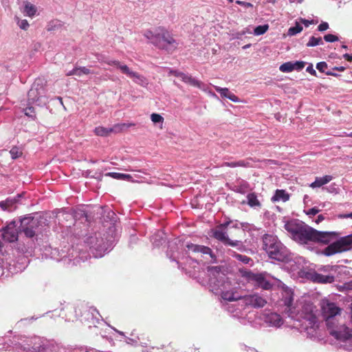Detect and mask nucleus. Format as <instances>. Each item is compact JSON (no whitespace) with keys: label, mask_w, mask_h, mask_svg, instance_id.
<instances>
[{"label":"nucleus","mask_w":352,"mask_h":352,"mask_svg":"<svg viewBox=\"0 0 352 352\" xmlns=\"http://www.w3.org/2000/svg\"><path fill=\"white\" fill-rule=\"evenodd\" d=\"M207 272L210 290L215 294H220L223 300H239L241 305L253 308H261L266 305L267 300L258 294L242 296L228 280L220 266L208 267Z\"/></svg>","instance_id":"obj_1"},{"label":"nucleus","mask_w":352,"mask_h":352,"mask_svg":"<svg viewBox=\"0 0 352 352\" xmlns=\"http://www.w3.org/2000/svg\"><path fill=\"white\" fill-rule=\"evenodd\" d=\"M293 292L291 289H285L282 300L287 307L288 316L294 320V327L300 333H305L307 337L313 338L316 335L318 328L317 318L313 313L312 304H305L300 310L292 307L294 300Z\"/></svg>","instance_id":"obj_2"},{"label":"nucleus","mask_w":352,"mask_h":352,"mask_svg":"<svg viewBox=\"0 0 352 352\" xmlns=\"http://www.w3.org/2000/svg\"><path fill=\"white\" fill-rule=\"evenodd\" d=\"M19 230L21 233H23L27 238L32 239L31 244L27 245L21 243H18L16 250L21 253L22 255L19 256L16 261H13L12 263L9 264V271L11 273H19L23 271L28 264L29 259L28 256L25 254H31L32 247V244L34 242V238L37 237L38 234H42L43 228L45 226V222L42 219H38L29 214L20 219Z\"/></svg>","instance_id":"obj_3"},{"label":"nucleus","mask_w":352,"mask_h":352,"mask_svg":"<svg viewBox=\"0 0 352 352\" xmlns=\"http://www.w3.org/2000/svg\"><path fill=\"white\" fill-rule=\"evenodd\" d=\"M321 309L329 334L340 342L346 343L341 344V346L347 351H351L352 331L346 326L344 322H340L337 320V316L340 315L341 309L335 302L323 300Z\"/></svg>","instance_id":"obj_4"},{"label":"nucleus","mask_w":352,"mask_h":352,"mask_svg":"<svg viewBox=\"0 0 352 352\" xmlns=\"http://www.w3.org/2000/svg\"><path fill=\"white\" fill-rule=\"evenodd\" d=\"M176 243L170 242L166 252L167 256L172 261H175L179 268L186 270L187 266L195 268L199 263L195 258H192L191 255L198 256L201 255L205 258H209L212 263L217 261V256L212 250L206 245L188 243L186 245V248L182 252H177V255L175 254L173 249Z\"/></svg>","instance_id":"obj_5"},{"label":"nucleus","mask_w":352,"mask_h":352,"mask_svg":"<svg viewBox=\"0 0 352 352\" xmlns=\"http://www.w3.org/2000/svg\"><path fill=\"white\" fill-rule=\"evenodd\" d=\"M314 243L327 245L322 254L330 256L351 250L352 247V234L340 237L336 232H324L316 230Z\"/></svg>","instance_id":"obj_6"},{"label":"nucleus","mask_w":352,"mask_h":352,"mask_svg":"<svg viewBox=\"0 0 352 352\" xmlns=\"http://www.w3.org/2000/svg\"><path fill=\"white\" fill-rule=\"evenodd\" d=\"M144 36L157 49L164 50L168 54H172L179 45V42L173 34L161 26L153 30H146Z\"/></svg>","instance_id":"obj_7"},{"label":"nucleus","mask_w":352,"mask_h":352,"mask_svg":"<svg viewBox=\"0 0 352 352\" xmlns=\"http://www.w3.org/2000/svg\"><path fill=\"white\" fill-rule=\"evenodd\" d=\"M284 228L292 234L293 239L300 244L308 245L314 241L316 229L298 219L287 221Z\"/></svg>","instance_id":"obj_8"},{"label":"nucleus","mask_w":352,"mask_h":352,"mask_svg":"<svg viewBox=\"0 0 352 352\" xmlns=\"http://www.w3.org/2000/svg\"><path fill=\"white\" fill-rule=\"evenodd\" d=\"M85 243L94 258L102 257L109 252L114 245L113 241L104 239L100 234H95L87 237Z\"/></svg>","instance_id":"obj_9"},{"label":"nucleus","mask_w":352,"mask_h":352,"mask_svg":"<svg viewBox=\"0 0 352 352\" xmlns=\"http://www.w3.org/2000/svg\"><path fill=\"white\" fill-rule=\"evenodd\" d=\"M336 266L322 265L318 271L309 270L305 274V278L316 283H332L335 280L334 275L331 273L335 271Z\"/></svg>","instance_id":"obj_10"},{"label":"nucleus","mask_w":352,"mask_h":352,"mask_svg":"<svg viewBox=\"0 0 352 352\" xmlns=\"http://www.w3.org/2000/svg\"><path fill=\"white\" fill-rule=\"evenodd\" d=\"M98 59L101 63H104L109 65L116 67L117 69H120L122 74L132 78L134 82L141 86H146L148 84L147 80L144 76L132 71L126 65L121 63L119 60L99 58Z\"/></svg>","instance_id":"obj_11"},{"label":"nucleus","mask_w":352,"mask_h":352,"mask_svg":"<svg viewBox=\"0 0 352 352\" xmlns=\"http://www.w3.org/2000/svg\"><path fill=\"white\" fill-rule=\"evenodd\" d=\"M45 82L43 79H36L28 93V102L29 104L41 105L45 102Z\"/></svg>","instance_id":"obj_12"},{"label":"nucleus","mask_w":352,"mask_h":352,"mask_svg":"<svg viewBox=\"0 0 352 352\" xmlns=\"http://www.w3.org/2000/svg\"><path fill=\"white\" fill-rule=\"evenodd\" d=\"M212 237L226 246L234 247L239 251L245 250V246L243 243L239 240H231L228 237L226 230L216 227L212 230Z\"/></svg>","instance_id":"obj_13"},{"label":"nucleus","mask_w":352,"mask_h":352,"mask_svg":"<svg viewBox=\"0 0 352 352\" xmlns=\"http://www.w3.org/2000/svg\"><path fill=\"white\" fill-rule=\"evenodd\" d=\"M0 231L1 232L2 239L5 241L12 243L18 240L20 230L15 221L9 222L5 227L2 228Z\"/></svg>","instance_id":"obj_14"},{"label":"nucleus","mask_w":352,"mask_h":352,"mask_svg":"<svg viewBox=\"0 0 352 352\" xmlns=\"http://www.w3.org/2000/svg\"><path fill=\"white\" fill-rule=\"evenodd\" d=\"M287 265V267L289 268L293 272H297L299 276L305 277V274L302 272H307V271L303 270L304 259L302 257L294 256L293 254L289 252V256L287 261H283Z\"/></svg>","instance_id":"obj_15"},{"label":"nucleus","mask_w":352,"mask_h":352,"mask_svg":"<svg viewBox=\"0 0 352 352\" xmlns=\"http://www.w3.org/2000/svg\"><path fill=\"white\" fill-rule=\"evenodd\" d=\"M272 250L274 251L268 255L270 258L279 262L287 261L290 252L281 242L276 245Z\"/></svg>","instance_id":"obj_16"},{"label":"nucleus","mask_w":352,"mask_h":352,"mask_svg":"<svg viewBox=\"0 0 352 352\" xmlns=\"http://www.w3.org/2000/svg\"><path fill=\"white\" fill-rule=\"evenodd\" d=\"M245 276L249 280L254 282L255 285L263 289H270L272 286V283L267 280L261 274L248 272Z\"/></svg>","instance_id":"obj_17"},{"label":"nucleus","mask_w":352,"mask_h":352,"mask_svg":"<svg viewBox=\"0 0 352 352\" xmlns=\"http://www.w3.org/2000/svg\"><path fill=\"white\" fill-rule=\"evenodd\" d=\"M22 194H18L14 197H8L6 200L0 201V208L6 212H12L15 210L20 204V199Z\"/></svg>","instance_id":"obj_18"},{"label":"nucleus","mask_w":352,"mask_h":352,"mask_svg":"<svg viewBox=\"0 0 352 352\" xmlns=\"http://www.w3.org/2000/svg\"><path fill=\"white\" fill-rule=\"evenodd\" d=\"M262 240L263 249L266 252L267 255H269L270 252H272V250L280 242L276 236L270 234H264Z\"/></svg>","instance_id":"obj_19"},{"label":"nucleus","mask_w":352,"mask_h":352,"mask_svg":"<svg viewBox=\"0 0 352 352\" xmlns=\"http://www.w3.org/2000/svg\"><path fill=\"white\" fill-rule=\"evenodd\" d=\"M305 62H304V61H301V60L300 61L297 60L295 62L289 61V62H286V63L282 64L280 66L279 69L282 72L289 73L294 70L300 71L305 67Z\"/></svg>","instance_id":"obj_20"},{"label":"nucleus","mask_w":352,"mask_h":352,"mask_svg":"<svg viewBox=\"0 0 352 352\" xmlns=\"http://www.w3.org/2000/svg\"><path fill=\"white\" fill-rule=\"evenodd\" d=\"M265 322L268 326L274 327H280L283 322L280 315L273 312L266 314Z\"/></svg>","instance_id":"obj_21"},{"label":"nucleus","mask_w":352,"mask_h":352,"mask_svg":"<svg viewBox=\"0 0 352 352\" xmlns=\"http://www.w3.org/2000/svg\"><path fill=\"white\" fill-rule=\"evenodd\" d=\"M181 80L185 83L189 84L190 85L197 87L200 89H205L206 85L198 80L197 79L193 78L191 75L188 74H184L182 75Z\"/></svg>","instance_id":"obj_22"},{"label":"nucleus","mask_w":352,"mask_h":352,"mask_svg":"<svg viewBox=\"0 0 352 352\" xmlns=\"http://www.w3.org/2000/svg\"><path fill=\"white\" fill-rule=\"evenodd\" d=\"M214 89L221 95V97L228 98L234 102L239 101V98L234 94L231 93L228 88H221L220 87L215 86Z\"/></svg>","instance_id":"obj_23"},{"label":"nucleus","mask_w":352,"mask_h":352,"mask_svg":"<svg viewBox=\"0 0 352 352\" xmlns=\"http://www.w3.org/2000/svg\"><path fill=\"white\" fill-rule=\"evenodd\" d=\"M332 179L333 177L331 175H325L322 177H316L315 181L310 184V187L313 188L321 187L331 182Z\"/></svg>","instance_id":"obj_24"},{"label":"nucleus","mask_w":352,"mask_h":352,"mask_svg":"<svg viewBox=\"0 0 352 352\" xmlns=\"http://www.w3.org/2000/svg\"><path fill=\"white\" fill-rule=\"evenodd\" d=\"M247 204L248 206L253 208H260L261 204L257 198L254 192L249 193L247 197Z\"/></svg>","instance_id":"obj_25"},{"label":"nucleus","mask_w":352,"mask_h":352,"mask_svg":"<svg viewBox=\"0 0 352 352\" xmlns=\"http://www.w3.org/2000/svg\"><path fill=\"white\" fill-rule=\"evenodd\" d=\"M289 195L285 190H276L274 195L272 197V201H283L284 202L288 201Z\"/></svg>","instance_id":"obj_26"},{"label":"nucleus","mask_w":352,"mask_h":352,"mask_svg":"<svg viewBox=\"0 0 352 352\" xmlns=\"http://www.w3.org/2000/svg\"><path fill=\"white\" fill-rule=\"evenodd\" d=\"M36 10L37 9L34 5L30 2H26L24 5L23 12L26 16L32 17L36 14Z\"/></svg>","instance_id":"obj_27"},{"label":"nucleus","mask_w":352,"mask_h":352,"mask_svg":"<svg viewBox=\"0 0 352 352\" xmlns=\"http://www.w3.org/2000/svg\"><path fill=\"white\" fill-rule=\"evenodd\" d=\"M164 233L161 231H158L156 234L152 236L151 241L155 246H160L165 242L164 238Z\"/></svg>","instance_id":"obj_28"},{"label":"nucleus","mask_w":352,"mask_h":352,"mask_svg":"<svg viewBox=\"0 0 352 352\" xmlns=\"http://www.w3.org/2000/svg\"><path fill=\"white\" fill-rule=\"evenodd\" d=\"M232 256L234 258H235L236 260L241 261L243 264H247V265H251L253 263L252 259L245 255H242V254H240L233 252V253L232 254Z\"/></svg>","instance_id":"obj_29"},{"label":"nucleus","mask_w":352,"mask_h":352,"mask_svg":"<svg viewBox=\"0 0 352 352\" xmlns=\"http://www.w3.org/2000/svg\"><path fill=\"white\" fill-rule=\"evenodd\" d=\"M324 44L322 38L319 37H315L314 36L309 38V41L307 43L306 46L308 47H315L317 45H322Z\"/></svg>","instance_id":"obj_30"},{"label":"nucleus","mask_w":352,"mask_h":352,"mask_svg":"<svg viewBox=\"0 0 352 352\" xmlns=\"http://www.w3.org/2000/svg\"><path fill=\"white\" fill-rule=\"evenodd\" d=\"M94 133L98 136L107 137L112 133V130H110V128L98 126L95 128Z\"/></svg>","instance_id":"obj_31"},{"label":"nucleus","mask_w":352,"mask_h":352,"mask_svg":"<svg viewBox=\"0 0 352 352\" xmlns=\"http://www.w3.org/2000/svg\"><path fill=\"white\" fill-rule=\"evenodd\" d=\"M108 175L111 176L114 179L131 181L132 177L129 174L120 173H109Z\"/></svg>","instance_id":"obj_32"},{"label":"nucleus","mask_w":352,"mask_h":352,"mask_svg":"<svg viewBox=\"0 0 352 352\" xmlns=\"http://www.w3.org/2000/svg\"><path fill=\"white\" fill-rule=\"evenodd\" d=\"M30 104L28 103V105ZM23 112L26 116L29 117L32 120H34L36 118L35 109L33 107L28 106L23 109Z\"/></svg>","instance_id":"obj_33"},{"label":"nucleus","mask_w":352,"mask_h":352,"mask_svg":"<svg viewBox=\"0 0 352 352\" xmlns=\"http://www.w3.org/2000/svg\"><path fill=\"white\" fill-rule=\"evenodd\" d=\"M269 28V25L267 24L263 25H258L254 30V35L259 36L265 34Z\"/></svg>","instance_id":"obj_34"},{"label":"nucleus","mask_w":352,"mask_h":352,"mask_svg":"<svg viewBox=\"0 0 352 352\" xmlns=\"http://www.w3.org/2000/svg\"><path fill=\"white\" fill-rule=\"evenodd\" d=\"M10 153L12 160H16L19 158L22 155L21 149L18 146H13L10 151Z\"/></svg>","instance_id":"obj_35"},{"label":"nucleus","mask_w":352,"mask_h":352,"mask_svg":"<svg viewBox=\"0 0 352 352\" xmlns=\"http://www.w3.org/2000/svg\"><path fill=\"white\" fill-rule=\"evenodd\" d=\"M302 30V27L298 23H296V25L294 27L289 28L288 30V35L294 36L300 33Z\"/></svg>","instance_id":"obj_36"},{"label":"nucleus","mask_w":352,"mask_h":352,"mask_svg":"<svg viewBox=\"0 0 352 352\" xmlns=\"http://www.w3.org/2000/svg\"><path fill=\"white\" fill-rule=\"evenodd\" d=\"M131 124H127L125 123H120V124H116L113 127L110 128V130H112V133H120L121 132L124 128H127L129 126H131Z\"/></svg>","instance_id":"obj_37"},{"label":"nucleus","mask_w":352,"mask_h":352,"mask_svg":"<svg viewBox=\"0 0 352 352\" xmlns=\"http://www.w3.org/2000/svg\"><path fill=\"white\" fill-rule=\"evenodd\" d=\"M250 161H252V159H250V158L247 159V160H243L236 161V167H245V168L250 167V166H252V165L250 164Z\"/></svg>","instance_id":"obj_38"},{"label":"nucleus","mask_w":352,"mask_h":352,"mask_svg":"<svg viewBox=\"0 0 352 352\" xmlns=\"http://www.w3.org/2000/svg\"><path fill=\"white\" fill-rule=\"evenodd\" d=\"M324 40L326 42L333 43L339 41V38L336 35L328 34L324 36Z\"/></svg>","instance_id":"obj_39"},{"label":"nucleus","mask_w":352,"mask_h":352,"mask_svg":"<svg viewBox=\"0 0 352 352\" xmlns=\"http://www.w3.org/2000/svg\"><path fill=\"white\" fill-rule=\"evenodd\" d=\"M17 24L19 26V28L22 30H27L29 27V23L27 20L25 19H19L18 17H16Z\"/></svg>","instance_id":"obj_40"},{"label":"nucleus","mask_w":352,"mask_h":352,"mask_svg":"<svg viewBox=\"0 0 352 352\" xmlns=\"http://www.w3.org/2000/svg\"><path fill=\"white\" fill-rule=\"evenodd\" d=\"M151 120L153 123H160L164 120L163 117L157 113H152L151 116Z\"/></svg>","instance_id":"obj_41"},{"label":"nucleus","mask_w":352,"mask_h":352,"mask_svg":"<svg viewBox=\"0 0 352 352\" xmlns=\"http://www.w3.org/2000/svg\"><path fill=\"white\" fill-rule=\"evenodd\" d=\"M77 69H78V73L79 74H77L78 76H80L82 74L87 75L89 74H92L91 70L87 68L86 67H77Z\"/></svg>","instance_id":"obj_42"},{"label":"nucleus","mask_w":352,"mask_h":352,"mask_svg":"<svg viewBox=\"0 0 352 352\" xmlns=\"http://www.w3.org/2000/svg\"><path fill=\"white\" fill-rule=\"evenodd\" d=\"M226 221H225L223 223L219 224L217 226V228H219L220 229H223L224 230H226L228 227L231 225L232 223H233V220H230L229 218H226Z\"/></svg>","instance_id":"obj_43"},{"label":"nucleus","mask_w":352,"mask_h":352,"mask_svg":"<svg viewBox=\"0 0 352 352\" xmlns=\"http://www.w3.org/2000/svg\"><path fill=\"white\" fill-rule=\"evenodd\" d=\"M327 64L325 62H319L316 64V69L320 72H325Z\"/></svg>","instance_id":"obj_44"},{"label":"nucleus","mask_w":352,"mask_h":352,"mask_svg":"<svg viewBox=\"0 0 352 352\" xmlns=\"http://www.w3.org/2000/svg\"><path fill=\"white\" fill-rule=\"evenodd\" d=\"M320 211V210L318 208L314 207V208H311L309 209L308 210L305 211V213L308 216L312 217V216H314L316 214H318Z\"/></svg>","instance_id":"obj_45"},{"label":"nucleus","mask_w":352,"mask_h":352,"mask_svg":"<svg viewBox=\"0 0 352 352\" xmlns=\"http://www.w3.org/2000/svg\"><path fill=\"white\" fill-rule=\"evenodd\" d=\"M329 28V24L327 22H322L318 26V31L319 32H324L327 30Z\"/></svg>","instance_id":"obj_46"},{"label":"nucleus","mask_w":352,"mask_h":352,"mask_svg":"<svg viewBox=\"0 0 352 352\" xmlns=\"http://www.w3.org/2000/svg\"><path fill=\"white\" fill-rule=\"evenodd\" d=\"M236 3L239 5L243 6L245 8H252L253 5L249 2L243 1H236Z\"/></svg>","instance_id":"obj_47"},{"label":"nucleus","mask_w":352,"mask_h":352,"mask_svg":"<svg viewBox=\"0 0 352 352\" xmlns=\"http://www.w3.org/2000/svg\"><path fill=\"white\" fill-rule=\"evenodd\" d=\"M306 71L311 74V75L313 76H316V70L314 69V67H313V65L312 64H309L307 68H306Z\"/></svg>","instance_id":"obj_48"},{"label":"nucleus","mask_w":352,"mask_h":352,"mask_svg":"<svg viewBox=\"0 0 352 352\" xmlns=\"http://www.w3.org/2000/svg\"><path fill=\"white\" fill-rule=\"evenodd\" d=\"M241 183L242 184H241L240 188L239 189H237L236 191L237 192L243 193L244 191L243 190V188H247L248 184V183L246 182H245L243 180L241 181Z\"/></svg>","instance_id":"obj_49"},{"label":"nucleus","mask_w":352,"mask_h":352,"mask_svg":"<svg viewBox=\"0 0 352 352\" xmlns=\"http://www.w3.org/2000/svg\"><path fill=\"white\" fill-rule=\"evenodd\" d=\"M223 166L230 168H235L236 167V162H226L223 164Z\"/></svg>","instance_id":"obj_50"},{"label":"nucleus","mask_w":352,"mask_h":352,"mask_svg":"<svg viewBox=\"0 0 352 352\" xmlns=\"http://www.w3.org/2000/svg\"><path fill=\"white\" fill-rule=\"evenodd\" d=\"M170 74H172L173 75H174L176 77H178L179 78H182V75L184 74L183 72H179L178 70H170Z\"/></svg>","instance_id":"obj_51"},{"label":"nucleus","mask_w":352,"mask_h":352,"mask_svg":"<svg viewBox=\"0 0 352 352\" xmlns=\"http://www.w3.org/2000/svg\"><path fill=\"white\" fill-rule=\"evenodd\" d=\"M89 311L91 313L92 316L95 318H97V316H100L98 311L94 307H90Z\"/></svg>","instance_id":"obj_52"},{"label":"nucleus","mask_w":352,"mask_h":352,"mask_svg":"<svg viewBox=\"0 0 352 352\" xmlns=\"http://www.w3.org/2000/svg\"><path fill=\"white\" fill-rule=\"evenodd\" d=\"M77 74H79L78 73L77 67H74L72 70L66 73V76H73V75L77 76Z\"/></svg>","instance_id":"obj_53"},{"label":"nucleus","mask_w":352,"mask_h":352,"mask_svg":"<svg viewBox=\"0 0 352 352\" xmlns=\"http://www.w3.org/2000/svg\"><path fill=\"white\" fill-rule=\"evenodd\" d=\"M300 21L305 25V27H308L310 24L313 23V21H309L305 19H301Z\"/></svg>","instance_id":"obj_54"},{"label":"nucleus","mask_w":352,"mask_h":352,"mask_svg":"<svg viewBox=\"0 0 352 352\" xmlns=\"http://www.w3.org/2000/svg\"><path fill=\"white\" fill-rule=\"evenodd\" d=\"M232 225V228H240V222H239V221L237 220H234L233 221V223H231Z\"/></svg>","instance_id":"obj_55"},{"label":"nucleus","mask_w":352,"mask_h":352,"mask_svg":"<svg viewBox=\"0 0 352 352\" xmlns=\"http://www.w3.org/2000/svg\"><path fill=\"white\" fill-rule=\"evenodd\" d=\"M324 219V215L323 214H319L317 217V218H316L315 221H316V223H319L322 222Z\"/></svg>","instance_id":"obj_56"},{"label":"nucleus","mask_w":352,"mask_h":352,"mask_svg":"<svg viewBox=\"0 0 352 352\" xmlns=\"http://www.w3.org/2000/svg\"><path fill=\"white\" fill-rule=\"evenodd\" d=\"M343 57L349 62L352 61V54L345 53L343 54Z\"/></svg>","instance_id":"obj_57"},{"label":"nucleus","mask_w":352,"mask_h":352,"mask_svg":"<svg viewBox=\"0 0 352 352\" xmlns=\"http://www.w3.org/2000/svg\"><path fill=\"white\" fill-rule=\"evenodd\" d=\"M249 227V223L246 222H241L240 223V228H242L243 230H245Z\"/></svg>","instance_id":"obj_58"},{"label":"nucleus","mask_w":352,"mask_h":352,"mask_svg":"<svg viewBox=\"0 0 352 352\" xmlns=\"http://www.w3.org/2000/svg\"><path fill=\"white\" fill-rule=\"evenodd\" d=\"M339 218H352V212L348 213L346 214H339Z\"/></svg>","instance_id":"obj_59"},{"label":"nucleus","mask_w":352,"mask_h":352,"mask_svg":"<svg viewBox=\"0 0 352 352\" xmlns=\"http://www.w3.org/2000/svg\"><path fill=\"white\" fill-rule=\"evenodd\" d=\"M336 188H335L334 186H330L329 188H327V190L329 192H334L336 191Z\"/></svg>","instance_id":"obj_60"},{"label":"nucleus","mask_w":352,"mask_h":352,"mask_svg":"<svg viewBox=\"0 0 352 352\" xmlns=\"http://www.w3.org/2000/svg\"><path fill=\"white\" fill-rule=\"evenodd\" d=\"M325 73L328 76H338V74L336 73H334L333 71H327Z\"/></svg>","instance_id":"obj_61"},{"label":"nucleus","mask_w":352,"mask_h":352,"mask_svg":"<svg viewBox=\"0 0 352 352\" xmlns=\"http://www.w3.org/2000/svg\"><path fill=\"white\" fill-rule=\"evenodd\" d=\"M333 70H338V71H344L345 69L344 67H335L333 68Z\"/></svg>","instance_id":"obj_62"},{"label":"nucleus","mask_w":352,"mask_h":352,"mask_svg":"<svg viewBox=\"0 0 352 352\" xmlns=\"http://www.w3.org/2000/svg\"><path fill=\"white\" fill-rule=\"evenodd\" d=\"M340 48L344 49V50H347L348 46L344 43H342V44L340 45Z\"/></svg>","instance_id":"obj_63"},{"label":"nucleus","mask_w":352,"mask_h":352,"mask_svg":"<svg viewBox=\"0 0 352 352\" xmlns=\"http://www.w3.org/2000/svg\"><path fill=\"white\" fill-rule=\"evenodd\" d=\"M349 307L351 308V312L349 313V318L351 320L352 319V305H350Z\"/></svg>","instance_id":"obj_64"}]
</instances>
